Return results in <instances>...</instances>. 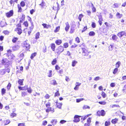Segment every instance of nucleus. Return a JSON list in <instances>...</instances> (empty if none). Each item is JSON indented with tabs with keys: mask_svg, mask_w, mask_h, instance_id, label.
Instances as JSON below:
<instances>
[{
	"mask_svg": "<svg viewBox=\"0 0 126 126\" xmlns=\"http://www.w3.org/2000/svg\"><path fill=\"white\" fill-rule=\"evenodd\" d=\"M64 50V47L60 46H59L56 49V52L59 55L63 52Z\"/></svg>",
	"mask_w": 126,
	"mask_h": 126,
	"instance_id": "obj_1",
	"label": "nucleus"
},
{
	"mask_svg": "<svg viewBox=\"0 0 126 126\" xmlns=\"http://www.w3.org/2000/svg\"><path fill=\"white\" fill-rule=\"evenodd\" d=\"M106 113L104 110H101V111L98 110L97 112V115L99 116H104Z\"/></svg>",
	"mask_w": 126,
	"mask_h": 126,
	"instance_id": "obj_2",
	"label": "nucleus"
},
{
	"mask_svg": "<svg viewBox=\"0 0 126 126\" xmlns=\"http://www.w3.org/2000/svg\"><path fill=\"white\" fill-rule=\"evenodd\" d=\"M28 40H26L23 42V44L24 47H25L27 49H30V45L27 42Z\"/></svg>",
	"mask_w": 126,
	"mask_h": 126,
	"instance_id": "obj_3",
	"label": "nucleus"
},
{
	"mask_svg": "<svg viewBox=\"0 0 126 126\" xmlns=\"http://www.w3.org/2000/svg\"><path fill=\"white\" fill-rule=\"evenodd\" d=\"M81 116L76 115L75 116L74 118V119L73 121L75 122H79L80 121V119L79 118L81 117Z\"/></svg>",
	"mask_w": 126,
	"mask_h": 126,
	"instance_id": "obj_4",
	"label": "nucleus"
},
{
	"mask_svg": "<svg viewBox=\"0 0 126 126\" xmlns=\"http://www.w3.org/2000/svg\"><path fill=\"white\" fill-rule=\"evenodd\" d=\"M126 33L124 31H123L119 32L118 34V36L119 37H121L123 35H125V36Z\"/></svg>",
	"mask_w": 126,
	"mask_h": 126,
	"instance_id": "obj_5",
	"label": "nucleus"
},
{
	"mask_svg": "<svg viewBox=\"0 0 126 126\" xmlns=\"http://www.w3.org/2000/svg\"><path fill=\"white\" fill-rule=\"evenodd\" d=\"M13 14V10H10L9 12L6 13V16L7 17H10L12 16Z\"/></svg>",
	"mask_w": 126,
	"mask_h": 126,
	"instance_id": "obj_6",
	"label": "nucleus"
},
{
	"mask_svg": "<svg viewBox=\"0 0 126 126\" xmlns=\"http://www.w3.org/2000/svg\"><path fill=\"white\" fill-rule=\"evenodd\" d=\"M19 48L20 46H19L18 45H16L13 47L12 48L14 51H16L19 49Z\"/></svg>",
	"mask_w": 126,
	"mask_h": 126,
	"instance_id": "obj_7",
	"label": "nucleus"
},
{
	"mask_svg": "<svg viewBox=\"0 0 126 126\" xmlns=\"http://www.w3.org/2000/svg\"><path fill=\"white\" fill-rule=\"evenodd\" d=\"M33 27V25L32 23H31V26L30 27V30L28 32V33L29 35H30L31 33V32L32 31Z\"/></svg>",
	"mask_w": 126,
	"mask_h": 126,
	"instance_id": "obj_8",
	"label": "nucleus"
},
{
	"mask_svg": "<svg viewBox=\"0 0 126 126\" xmlns=\"http://www.w3.org/2000/svg\"><path fill=\"white\" fill-rule=\"evenodd\" d=\"M15 31H18L17 33L18 34L20 35L22 32V30L20 28H17L15 29Z\"/></svg>",
	"mask_w": 126,
	"mask_h": 126,
	"instance_id": "obj_9",
	"label": "nucleus"
},
{
	"mask_svg": "<svg viewBox=\"0 0 126 126\" xmlns=\"http://www.w3.org/2000/svg\"><path fill=\"white\" fill-rule=\"evenodd\" d=\"M65 24L66 26L65 28V30L66 32H67L70 26L68 22L66 23Z\"/></svg>",
	"mask_w": 126,
	"mask_h": 126,
	"instance_id": "obj_10",
	"label": "nucleus"
},
{
	"mask_svg": "<svg viewBox=\"0 0 126 126\" xmlns=\"http://www.w3.org/2000/svg\"><path fill=\"white\" fill-rule=\"evenodd\" d=\"M8 62V60L6 59H4L1 61V63L3 65H5Z\"/></svg>",
	"mask_w": 126,
	"mask_h": 126,
	"instance_id": "obj_11",
	"label": "nucleus"
},
{
	"mask_svg": "<svg viewBox=\"0 0 126 126\" xmlns=\"http://www.w3.org/2000/svg\"><path fill=\"white\" fill-rule=\"evenodd\" d=\"M51 49L53 51H55V44L53 43H52L51 44Z\"/></svg>",
	"mask_w": 126,
	"mask_h": 126,
	"instance_id": "obj_12",
	"label": "nucleus"
},
{
	"mask_svg": "<svg viewBox=\"0 0 126 126\" xmlns=\"http://www.w3.org/2000/svg\"><path fill=\"white\" fill-rule=\"evenodd\" d=\"M5 73V70L3 69L0 70V75H2L4 74Z\"/></svg>",
	"mask_w": 126,
	"mask_h": 126,
	"instance_id": "obj_13",
	"label": "nucleus"
},
{
	"mask_svg": "<svg viewBox=\"0 0 126 126\" xmlns=\"http://www.w3.org/2000/svg\"><path fill=\"white\" fill-rule=\"evenodd\" d=\"M110 119L108 120V121H106L105 123V126H108L110 125Z\"/></svg>",
	"mask_w": 126,
	"mask_h": 126,
	"instance_id": "obj_14",
	"label": "nucleus"
},
{
	"mask_svg": "<svg viewBox=\"0 0 126 126\" xmlns=\"http://www.w3.org/2000/svg\"><path fill=\"white\" fill-rule=\"evenodd\" d=\"M82 54L83 56H85V53H87V50L84 48H82Z\"/></svg>",
	"mask_w": 126,
	"mask_h": 126,
	"instance_id": "obj_15",
	"label": "nucleus"
},
{
	"mask_svg": "<svg viewBox=\"0 0 126 126\" xmlns=\"http://www.w3.org/2000/svg\"><path fill=\"white\" fill-rule=\"evenodd\" d=\"M42 25L44 26V28L47 29H48L51 27L50 25H47V24L45 23L43 24Z\"/></svg>",
	"mask_w": 126,
	"mask_h": 126,
	"instance_id": "obj_16",
	"label": "nucleus"
},
{
	"mask_svg": "<svg viewBox=\"0 0 126 126\" xmlns=\"http://www.w3.org/2000/svg\"><path fill=\"white\" fill-rule=\"evenodd\" d=\"M123 15L122 14H120L119 13L117 12L116 14V16L118 18H120Z\"/></svg>",
	"mask_w": 126,
	"mask_h": 126,
	"instance_id": "obj_17",
	"label": "nucleus"
},
{
	"mask_svg": "<svg viewBox=\"0 0 126 126\" xmlns=\"http://www.w3.org/2000/svg\"><path fill=\"white\" fill-rule=\"evenodd\" d=\"M118 121V119L117 118H115L114 119H113L111 121V123L114 124H115L117 123Z\"/></svg>",
	"mask_w": 126,
	"mask_h": 126,
	"instance_id": "obj_18",
	"label": "nucleus"
},
{
	"mask_svg": "<svg viewBox=\"0 0 126 126\" xmlns=\"http://www.w3.org/2000/svg\"><path fill=\"white\" fill-rule=\"evenodd\" d=\"M77 63L78 62L75 60L73 61L72 62V66L73 67H74Z\"/></svg>",
	"mask_w": 126,
	"mask_h": 126,
	"instance_id": "obj_19",
	"label": "nucleus"
},
{
	"mask_svg": "<svg viewBox=\"0 0 126 126\" xmlns=\"http://www.w3.org/2000/svg\"><path fill=\"white\" fill-rule=\"evenodd\" d=\"M51 84L55 85L57 84V83H56V81L55 79H54L51 82Z\"/></svg>",
	"mask_w": 126,
	"mask_h": 126,
	"instance_id": "obj_20",
	"label": "nucleus"
},
{
	"mask_svg": "<svg viewBox=\"0 0 126 126\" xmlns=\"http://www.w3.org/2000/svg\"><path fill=\"white\" fill-rule=\"evenodd\" d=\"M24 80L23 79H19L18 81V83L19 84L21 85H23V82Z\"/></svg>",
	"mask_w": 126,
	"mask_h": 126,
	"instance_id": "obj_21",
	"label": "nucleus"
},
{
	"mask_svg": "<svg viewBox=\"0 0 126 126\" xmlns=\"http://www.w3.org/2000/svg\"><path fill=\"white\" fill-rule=\"evenodd\" d=\"M89 34L90 36H94L95 35V33L94 32L91 31L89 33Z\"/></svg>",
	"mask_w": 126,
	"mask_h": 126,
	"instance_id": "obj_22",
	"label": "nucleus"
},
{
	"mask_svg": "<svg viewBox=\"0 0 126 126\" xmlns=\"http://www.w3.org/2000/svg\"><path fill=\"white\" fill-rule=\"evenodd\" d=\"M7 25V24L6 22H4L1 21V23L0 24V25L1 27H3Z\"/></svg>",
	"mask_w": 126,
	"mask_h": 126,
	"instance_id": "obj_23",
	"label": "nucleus"
},
{
	"mask_svg": "<svg viewBox=\"0 0 126 126\" xmlns=\"http://www.w3.org/2000/svg\"><path fill=\"white\" fill-rule=\"evenodd\" d=\"M54 109H53L52 110V108L51 107L49 108V109H47L46 110V111L47 112H48L49 111H53V112H54Z\"/></svg>",
	"mask_w": 126,
	"mask_h": 126,
	"instance_id": "obj_24",
	"label": "nucleus"
},
{
	"mask_svg": "<svg viewBox=\"0 0 126 126\" xmlns=\"http://www.w3.org/2000/svg\"><path fill=\"white\" fill-rule=\"evenodd\" d=\"M118 38L116 36L115 34L113 35L112 36V39L113 40L116 41Z\"/></svg>",
	"mask_w": 126,
	"mask_h": 126,
	"instance_id": "obj_25",
	"label": "nucleus"
},
{
	"mask_svg": "<svg viewBox=\"0 0 126 126\" xmlns=\"http://www.w3.org/2000/svg\"><path fill=\"white\" fill-rule=\"evenodd\" d=\"M37 53L36 52H34L31 54V59H33L34 57H35Z\"/></svg>",
	"mask_w": 126,
	"mask_h": 126,
	"instance_id": "obj_26",
	"label": "nucleus"
},
{
	"mask_svg": "<svg viewBox=\"0 0 126 126\" xmlns=\"http://www.w3.org/2000/svg\"><path fill=\"white\" fill-rule=\"evenodd\" d=\"M62 43V41L59 40H56L55 41V43L58 45H60Z\"/></svg>",
	"mask_w": 126,
	"mask_h": 126,
	"instance_id": "obj_27",
	"label": "nucleus"
},
{
	"mask_svg": "<svg viewBox=\"0 0 126 126\" xmlns=\"http://www.w3.org/2000/svg\"><path fill=\"white\" fill-rule=\"evenodd\" d=\"M57 122V120L56 119H53L51 121V122L52 123V124L53 125H54Z\"/></svg>",
	"mask_w": 126,
	"mask_h": 126,
	"instance_id": "obj_28",
	"label": "nucleus"
},
{
	"mask_svg": "<svg viewBox=\"0 0 126 126\" xmlns=\"http://www.w3.org/2000/svg\"><path fill=\"white\" fill-rule=\"evenodd\" d=\"M1 93L2 95L6 93V90L4 88H2L1 90Z\"/></svg>",
	"mask_w": 126,
	"mask_h": 126,
	"instance_id": "obj_29",
	"label": "nucleus"
},
{
	"mask_svg": "<svg viewBox=\"0 0 126 126\" xmlns=\"http://www.w3.org/2000/svg\"><path fill=\"white\" fill-rule=\"evenodd\" d=\"M62 103H59L57 104V107L60 109H61L62 105Z\"/></svg>",
	"mask_w": 126,
	"mask_h": 126,
	"instance_id": "obj_30",
	"label": "nucleus"
},
{
	"mask_svg": "<svg viewBox=\"0 0 126 126\" xmlns=\"http://www.w3.org/2000/svg\"><path fill=\"white\" fill-rule=\"evenodd\" d=\"M57 62L56 59L55 58L52 61L51 63L53 65H54Z\"/></svg>",
	"mask_w": 126,
	"mask_h": 126,
	"instance_id": "obj_31",
	"label": "nucleus"
},
{
	"mask_svg": "<svg viewBox=\"0 0 126 126\" xmlns=\"http://www.w3.org/2000/svg\"><path fill=\"white\" fill-rule=\"evenodd\" d=\"M121 64V63L120 62H117L116 64V67L118 68L119 67Z\"/></svg>",
	"mask_w": 126,
	"mask_h": 126,
	"instance_id": "obj_32",
	"label": "nucleus"
},
{
	"mask_svg": "<svg viewBox=\"0 0 126 126\" xmlns=\"http://www.w3.org/2000/svg\"><path fill=\"white\" fill-rule=\"evenodd\" d=\"M75 29L74 28V27H73L72 26L71 28L70 31V33H73L75 31Z\"/></svg>",
	"mask_w": 126,
	"mask_h": 126,
	"instance_id": "obj_33",
	"label": "nucleus"
},
{
	"mask_svg": "<svg viewBox=\"0 0 126 126\" xmlns=\"http://www.w3.org/2000/svg\"><path fill=\"white\" fill-rule=\"evenodd\" d=\"M98 18L99 20H103L102 16L101 15V13H100L98 15Z\"/></svg>",
	"mask_w": 126,
	"mask_h": 126,
	"instance_id": "obj_34",
	"label": "nucleus"
},
{
	"mask_svg": "<svg viewBox=\"0 0 126 126\" xmlns=\"http://www.w3.org/2000/svg\"><path fill=\"white\" fill-rule=\"evenodd\" d=\"M18 38L17 37H14L12 40V41L13 43H15L18 40Z\"/></svg>",
	"mask_w": 126,
	"mask_h": 126,
	"instance_id": "obj_35",
	"label": "nucleus"
},
{
	"mask_svg": "<svg viewBox=\"0 0 126 126\" xmlns=\"http://www.w3.org/2000/svg\"><path fill=\"white\" fill-rule=\"evenodd\" d=\"M60 29V26H58L54 30V32H58Z\"/></svg>",
	"mask_w": 126,
	"mask_h": 126,
	"instance_id": "obj_36",
	"label": "nucleus"
},
{
	"mask_svg": "<svg viewBox=\"0 0 126 126\" xmlns=\"http://www.w3.org/2000/svg\"><path fill=\"white\" fill-rule=\"evenodd\" d=\"M120 5V4L118 3H115L113 4V7L114 8H117Z\"/></svg>",
	"mask_w": 126,
	"mask_h": 126,
	"instance_id": "obj_37",
	"label": "nucleus"
},
{
	"mask_svg": "<svg viewBox=\"0 0 126 126\" xmlns=\"http://www.w3.org/2000/svg\"><path fill=\"white\" fill-rule=\"evenodd\" d=\"M91 4L92 6H93V8H92V10L93 11V12H95L96 11V8L95 7H94V5L93 3H91Z\"/></svg>",
	"mask_w": 126,
	"mask_h": 126,
	"instance_id": "obj_38",
	"label": "nucleus"
},
{
	"mask_svg": "<svg viewBox=\"0 0 126 126\" xmlns=\"http://www.w3.org/2000/svg\"><path fill=\"white\" fill-rule=\"evenodd\" d=\"M40 35V33L39 32L36 33L35 36V38L36 39H37L39 38Z\"/></svg>",
	"mask_w": 126,
	"mask_h": 126,
	"instance_id": "obj_39",
	"label": "nucleus"
},
{
	"mask_svg": "<svg viewBox=\"0 0 126 126\" xmlns=\"http://www.w3.org/2000/svg\"><path fill=\"white\" fill-rule=\"evenodd\" d=\"M83 15H82V14H80L79 15L78 17V19L80 21H81V18L83 17Z\"/></svg>",
	"mask_w": 126,
	"mask_h": 126,
	"instance_id": "obj_40",
	"label": "nucleus"
},
{
	"mask_svg": "<svg viewBox=\"0 0 126 126\" xmlns=\"http://www.w3.org/2000/svg\"><path fill=\"white\" fill-rule=\"evenodd\" d=\"M10 122V121L9 120H7L4 121V123L5 125H7L9 124Z\"/></svg>",
	"mask_w": 126,
	"mask_h": 126,
	"instance_id": "obj_41",
	"label": "nucleus"
},
{
	"mask_svg": "<svg viewBox=\"0 0 126 126\" xmlns=\"http://www.w3.org/2000/svg\"><path fill=\"white\" fill-rule=\"evenodd\" d=\"M60 95V94L59 93L58 91H57V92L55 93L54 95V96L56 97V96H59Z\"/></svg>",
	"mask_w": 126,
	"mask_h": 126,
	"instance_id": "obj_42",
	"label": "nucleus"
},
{
	"mask_svg": "<svg viewBox=\"0 0 126 126\" xmlns=\"http://www.w3.org/2000/svg\"><path fill=\"white\" fill-rule=\"evenodd\" d=\"M21 6L22 7H23L25 5V3L24 1H22L20 3Z\"/></svg>",
	"mask_w": 126,
	"mask_h": 126,
	"instance_id": "obj_43",
	"label": "nucleus"
},
{
	"mask_svg": "<svg viewBox=\"0 0 126 126\" xmlns=\"http://www.w3.org/2000/svg\"><path fill=\"white\" fill-rule=\"evenodd\" d=\"M90 107L89 106H87L86 105H84L83 107V109H90Z\"/></svg>",
	"mask_w": 126,
	"mask_h": 126,
	"instance_id": "obj_44",
	"label": "nucleus"
},
{
	"mask_svg": "<svg viewBox=\"0 0 126 126\" xmlns=\"http://www.w3.org/2000/svg\"><path fill=\"white\" fill-rule=\"evenodd\" d=\"M118 70V68H116L114 69V71L113 72V73L114 74H115L117 73Z\"/></svg>",
	"mask_w": 126,
	"mask_h": 126,
	"instance_id": "obj_45",
	"label": "nucleus"
},
{
	"mask_svg": "<svg viewBox=\"0 0 126 126\" xmlns=\"http://www.w3.org/2000/svg\"><path fill=\"white\" fill-rule=\"evenodd\" d=\"M63 46L65 48L67 47L68 46V44L67 43H64L63 44Z\"/></svg>",
	"mask_w": 126,
	"mask_h": 126,
	"instance_id": "obj_46",
	"label": "nucleus"
},
{
	"mask_svg": "<svg viewBox=\"0 0 126 126\" xmlns=\"http://www.w3.org/2000/svg\"><path fill=\"white\" fill-rule=\"evenodd\" d=\"M98 103L100 104L105 105L106 104V103L105 101H99Z\"/></svg>",
	"mask_w": 126,
	"mask_h": 126,
	"instance_id": "obj_47",
	"label": "nucleus"
},
{
	"mask_svg": "<svg viewBox=\"0 0 126 126\" xmlns=\"http://www.w3.org/2000/svg\"><path fill=\"white\" fill-rule=\"evenodd\" d=\"M11 83H9L7 86V88L8 90H9L11 87Z\"/></svg>",
	"mask_w": 126,
	"mask_h": 126,
	"instance_id": "obj_48",
	"label": "nucleus"
},
{
	"mask_svg": "<svg viewBox=\"0 0 126 126\" xmlns=\"http://www.w3.org/2000/svg\"><path fill=\"white\" fill-rule=\"evenodd\" d=\"M91 118L89 117L87 120V122L88 123L87 124H88V125H90V123L91 122Z\"/></svg>",
	"mask_w": 126,
	"mask_h": 126,
	"instance_id": "obj_49",
	"label": "nucleus"
},
{
	"mask_svg": "<svg viewBox=\"0 0 126 126\" xmlns=\"http://www.w3.org/2000/svg\"><path fill=\"white\" fill-rule=\"evenodd\" d=\"M28 92L30 93H31L32 92V90L31 89V87L28 88V89H27Z\"/></svg>",
	"mask_w": 126,
	"mask_h": 126,
	"instance_id": "obj_50",
	"label": "nucleus"
},
{
	"mask_svg": "<svg viewBox=\"0 0 126 126\" xmlns=\"http://www.w3.org/2000/svg\"><path fill=\"white\" fill-rule=\"evenodd\" d=\"M91 26L92 28H95L96 27L95 23L94 22H92V23Z\"/></svg>",
	"mask_w": 126,
	"mask_h": 126,
	"instance_id": "obj_51",
	"label": "nucleus"
},
{
	"mask_svg": "<svg viewBox=\"0 0 126 126\" xmlns=\"http://www.w3.org/2000/svg\"><path fill=\"white\" fill-rule=\"evenodd\" d=\"M16 114L15 113H11V116L12 117H16Z\"/></svg>",
	"mask_w": 126,
	"mask_h": 126,
	"instance_id": "obj_52",
	"label": "nucleus"
},
{
	"mask_svg": "<svg viewBox=\"0 0 126 126\" xmlns=\"http://www.w3.org/2000/svg\"><path fill=\"white\" fill-rule=\"evenodd\" d=\"M3 32L4 34L6 35L10 33L9 32L7 31H3Z\"/></svg>",
	"mask_w": 126,
	"mask_h": 126,
	"instance_id": "obj_53",
	"label": "nucleus"
},
{
	"mask_svg": "<svg viewBox=\"0 0 126 126\" xmlns=\"http://www.w3.org/2000/svg\"><path fill=\"white\" fill-rule=\"evenodd\" d=\"M102 96H103V98H104L106 97V94L105 93L103 92H102L101 94Z\"/></svg>",
	"mask_w": 126,
	"mask_h": 126,
	"instance_id": "obj_54",
	"label": "nucleus"
},
{
	"mask_svg": "<svg viewBox=\"0 0 126 126\" xmlns=\"http://www.w3.org/2000/svg\"><path fill=\"white\" fill-rule=\"evenodd\" d=\"M23 24L26 27H27L28 26V23L27 21H26L24 22Z\"/></svg>",
	"mask_w": 126,
	"mask_h": 126,
	"instance_id": "obj_55",
	"label": "nucleus"
},
{
	"mask_svg": "<svg viewBox=\"0 0 126 126\" xmlns=\"http://www.w3.org/2000/svg\"><path fill=\"white\" fill-rule=\"evenodd\" d=\"M28 86L27 85H26L24 87H23V90H26L28 89Z\"/></svg>",
	"mask_w": 126,
	"mask_h": 126,
	"instance_id": "obj_56",
	"label": "nucleus"
},
{
	"mask_svg": "<svg viewBox=\"0 0 126 126\" xmlns=\"http://www.w3.org/2000/svg\"><path fill=\"white\" fill-rule=\"evenodd\" d=\"M76 41L78 43L80 42L79 39L78 37H77L75 39Z\"/></svg>",
	"mask_w": 126,
	"mask_h": 126,
	"instance_id": "obj_57",
	"label": "nucleus"
},
{
	"mask_svg": "<svg viewBox=\"0 0 126 126\" xmlns=\"http://www.w3.org/2000/svg\"><path fill=\"white\" fill-rule=\"evenodd\" d=\"M50 105V102H48L46 104V106L48 108Z\"/></svg>",
	"mask_w": 126,
	"mask_h": 126,
	"instance_id": "obj_58",
	"label": "nucleus"
},
{
	"mask_svg": "<svg viewBox=\"0 0 126 126\" xmlns=\"http://www.w3.org/2000/svg\"><path fill=\"white\" fill-rule=\"evenodd\" d=\"M18 126H25L24 123H20L18 124Z\"/></svg>",
	"mask_w": 126,
	"mask_h": 126,
	"instance_id": "obj_59",
	"label": "nucleus"
},
{
	"mask_svg": "<svg viewBox=\"0 0 126 126\" xmlns=\"http://www.w3.org/2000/svg\"><path fill=\"white\" fill-rule=\"evenodd\" d=\"M9 2L11 5H12L13 4V6L14 5V1L13 0H11L9 1Z\"/></svg>",
	"mask_w": 126,
	"mask_h": 126,
	"instance_id": "obj_60",
	"label": "nucleus"
},
{
	"mask_svg": "<svg viewBox=\"0 0 126 126\" xmlns=\"http://www.w3.org/2000/svg\"><path fill=\"white\" fill-rule=\"evenodd\" d=\"M52 71L51 70H50L49 71V74L48 75V76L49 77H51L52 76Z\"/></svg>",
	"mask_w": 126,
	"mask_h": 126,
	"instance_id": "obj_61",
	"label": "nucleus"
},
{
	"mask_svg": "<svg viewBox=\"0 0 126 126\" xmlns=\"http://www.w3.org/2000/svg\"><path fill=\"white\" fill-rule=\"evenodd\" d=\"M87 29V26H86L84 27L83 30L82 31V33L86 30Z\"/></svg>",
	"mask_w": 126,
	"mask_h": 126,
	"instance_id": "obj_62",
	"label": "nucleus"
},
{
	"mask_svg": "<svg viewBox=\"0 0 126 126\" xmlns=\"http://www.w3.org/2000/svg\"><path fill=\"white\" fill-rule=\"evenodd\" d=\"M35 12V10L33 9H32L30 11V13L31 14H32Z\"/></svg>",
	"mask_w": 126,
	"mask_h": 126,
	"instance_id": "obj_63",
	"label": "nucleus"
},
{
	"mask_svg": "<svg viewBox=\"0 0 126 126\" xmlns=\"http://www.w3.org/2000/svg\"><path fill=\"white\" fill-rule=\"evenodd\" d=\"M55 69L56 70H58L60 68V67L58 65H56L55 66Z\"/></svg>",
	"mask_w": 126,
	"mask_h": 126,
	"instance_id": "obj_64",
	"label": "nucleus"
}]
</instances>
